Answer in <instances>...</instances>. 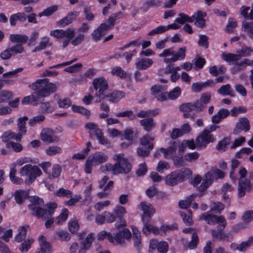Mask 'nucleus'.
<instances>
[{
	"mask_svg": "<svg viewBox=\"0 0 253 253\" xmlns=\"http://www.w3.org/2000/svg\"><path fill=\"white\" fill-rule=\"evenodd\" d=\"M29 87L35 91L41 97H46L57 90L55 84L50 83L47 79H39L29 85Z\"/></svg>",
	"mask_w": 253,
	"mask_h": 253,
	"instance_id": "nucleus-1",
	"label": "nucleus"
},
{
	"mask_svg": "<svg viewBox=\"0 0 253 253\" xmlns=\"http://www.w3.org/2000/svg\"><path fill=\"white\" fill-rule=\"evenodd\" d=\"M126 212V209L121 206H117L113 209V212L105 211L104 214L106 216V222L107 223H112L118 219L115 223V226L117 228L126 226V221L123 218L124 215Z\"/></svg>",
	"mask_w": 253,
	"mask_h": 253,
	"instance_id": "nucleus-2",
	"label": "nucleus"
},
{
	"mask_svg": "<svg viewBox=\"0 0 253 253\" xmlns=\"http://www.w3.org/2000/svg\"><path fill=\"white\" fill-rule=\"evenodd\" d=\"M19 173L22 176H27L25 182L26 184L30 185L42 174V171L37 166L27 164L21 168Z\"/></svg>",
	"mask_w": 253,
	"mask_h": 253,
	"instance_id": "nucleus-3",
	"label": "nucleus"
},
{
	"mask_svg": "<svg viewBox=\"0 0 253 253\" xmlns=\"http://www.w3.org/2000/svg\"><path fill=\"white\" fill-rule=\"evenodd\" d=\"M113 159L115 161V167L116 173L127 174L132 169L131 163L129 162L127 158H126L123 153L115 154L113 156Z\"/></svg>",
	"mask_w": 253,
	"mask_h": 253,
	"instance_id": "nucleus-4",
	"label": "nucleus"
},
{
	"mask_svg": "<svg viewBox=\"0 0 253 253\" xmlns=\"http://www.w3.org/2000/svg\"><path fill=\"white\" fill-rule=\"evenodd\" d=\"M108 160V156L102 152H96L90 155L87 158L85 164V171L91 173L92 167L104 163Z\"/></svg>",
	"mask_w": 253,
	"mask_h": 253,
	"instance_id": "nucleus-5",
	"label": "nucleus"
},
{
	"mask_svg": "<svg viewBox=\"0 0 253 253\" xmlns=\"http://www.w3.org/2000/svg\"><path fill=\"white\" fill-rule=\"evenodd\" d=\"M186 47L179 48L177 51L175 53L172 48L164 49L163 51L159 54L160 57H167L171 55L170 58H165L163 61L166 63H170L176 62L177 60H181L185 58Z\"/></svg>",
	"mask_w": 253,
	"mask_h": 253,
	"instance_id": "nucleus-6",
	"label": "nucleus"
},
{
	"mask_svg": "<svg viewBox=\"0 0 253 253\" xmlns=\"http://www.w3.org/2000/svg\"><path fill=\"white\" fill-rule=\"evenodd\" d=\"M30 202L31 203L29 205V208L31 214L38 218L43 217L45 211V209L42 208L44 205L42 199L35 196L30 198Z\"/></svg>",
	"mask_w": 253,
	"mask_h": 253,
	"instance_id": "nucleus-7",
	"label": "nucleus"
},
{
	"mask_svg": "<svg viewBox=\"0 0 253 253\" xmlns=\"http://www.w3.org/2000/svg\"><path fill=\"white\" fill-rule=\"evenodd\" d=\"M213 135L210 133V131L205 129L202 131L195 140L197 147L202 149L207 147L208 144L215 141Z\"/></svg>",
	"mask_w": 253,
	"mask_h": 253,
	"instance_id": "nucleus-8",
	"label": "nucleus"
},
{
	"mask_svg": "<svg viewBox=\"0 0 253 253\" xmlns=\"http://www.w3.org/2000/svg\"><path fill=\"white\" fill-rule=\"evenodd\" d=\"M29 162V161L28 160V159L27 158H21L18 159L14 164H13L10 165L9 178L12 183L19 185L22 184L23 182V180L22 178L15 176V174L17 171L15 167L17 166H21L24 164L25 163Z\"/></svg>",
	"mask_w": 253,
	"mask_h": 253,
	"instance_id": "nucleus-9",
	"label": "nucleus"
},
{
	"mask_svg": "<svg viewBox=\"0 0 253 253\" xmlns=\"http://www.w3.org/2000/svg\"><path fill=\"white\" fill-rule=\"evenodd\" d=\"M227 223L225 226H222V224H219L216 229L211 230V233L213 239H217L223 241L230 242L233 238L232 235L230 233H225L223 232Z\"/></svg>",
	"mask_w": 253,
	"mask_h": 253,
	"instance_id": "nucleus-10",
	"label": "nucleus"
},
{
	"mask_svg": "<svg viewBox=\"0 0 253 253\" xmlns=\"http://www.w3.org/2000/svg\"><path fill=\"white\" fill-rule=\"evenodd\" d=\"M200 220H205L208 224L214 225L216 223L222 224V226H224L226 224V221L223 216H218L210 214L208 212L202 213L200 217Z\"/></svg>",
	"mask_w": 253,
	"mask_h": 253,
	"instance_id": "nucleus-11",
	"label": "nucleus"
},
{
	"mask_svg": "<svg viewBox=\"0 0 253 253\" xmlns=\"http://www.w3.org/2000/svg\"><path fill=\"white\" fill-rule=\"evenodd\" d=\"M41 139L46 144L57 142L59 138L57 136L54 131L50 128H44L41 133Z\"/></svg>",
	"mask_w": 253,
	"mask_h": 253,
	"instance_id": "nucleus-12",
	"label": "nucleus"
},
{
	"mask_svg": "<svg viewBox=\"0 0 253 253\" xmlns=\"http://www.w3.org/2000/svg\"><path fill=\"white\" fill-rule=\"evenodd\" d=\"M151 220V218L149 217L147 218L144 216L142 218L141 220L143 224L142 228V232L146 235H149L151 232L155 235L160 234V229L152 225Z\"/></svg>",
	"mask_w": 253,
	"mask_h": 253,
	"instance_id": "nucleus-13",
	"label": "nucleus"
},
{
	"mask_svg": "<svg viewBox=\"0 0 253 253\" xmlns=\"http://www.w3.org/2000/svg\"><path fill=\"white\" fill-rule=\"evenodd\" d=\"M50 35L57 39L63 38H73L75 35V31L73 29L68 28L66 30H55L51 31Z\"/></svg>",
	"mask_w": 253,
	"mask_h": 253,
	"instance_id": "nucleus-14",
	"label": "nucleus"
},
{
	"mask_svg": "<svg viewBox=\"0 0 253 253\" xmlns=\"http://www.w3.org/2000/svg\"><path fill=\"white\" fill-rule=\"evenodd\" d=\"M252 190V186L250 180L240 179L238 187V196L242 197L245 196L246 192H250Z\"/></svg>",
	"mask_w": 253,
	"mask_h": 253,
	"instance_id": "nucleus-15",
	"label": "nucleus"
},
{
	"mask_svg": "<svg viewBox=\"0 0 253 253\" xmlns=\"http://www.w3.org/2000/svg\"><path fill=\"white\" fill-rule=\"evenodd\" d=\"M92 85L94 89L98 90L100 94H103L108 88V82L102 77L94 79L92 82Z\"/></svg>",
	"mask_w": 253,
	"mask_h": 253,
	"instance_id": "nucleus-16",
	"label": "nucleus"
},
{
	"mask_svg": "<svg viewBox=\"0 0 253 253\" xmlns=\"http://www.w3.org/2000/svg\"><path fill=\"white\" fill-rule=\"evenodd\" d=\"M250 129V122L248 119L246 117L240 118L239 122L237 124L236 127L234 129L233 133L238 135L242 130L247 132Z\"/></svg>",
	"mask_w": 253,
	"mask_h": 253,
	"instance_id": "nucleus-17",
	"label": "nucleus"
},
{
	"mask_svg": "<svg viewBox=\"0 0 253 253\" xmlns=\"http://www.w3.org/2000/svg\"><path fill=\"white\" fill-rule=\"evenodd\" d=\"M40 248L38 249L37 253H51V247L46 241V238L43 235L40 236L38 239Z\"/></svg>",
	"mask_w": 253,
	"mask_h": 253,
	"instance_id": "nucleus-18",
	"label": "nucleus"
},
{
	"mask_svg": "<svg viewBox=\"0 0 253 253\" xmlns=\"http://www.w3.org/2000/svg\"><path fill=\"white\" fill-rule=\"evenodd\" d=\"M110 30L107 27V23H102L96 30L92 33L93 40L96 42L100 40L102 37L106 34V32Z\"/></svg>",
	"mask_w": 253,
	"mask_h": 253,
	"instance_id": "nucleus-19",
	"label": "nucleus"
},
{
	"mask_svg": "<svg viewBox=\"0 0 253 253\" xmlns=\"http://www.w3.org/2000/svg\"><path fill=\"white\" fill-rule=\"evenodd\" d=\"M139 209H141L143 213L141 216V218L144 216L145 217L151 218L152 215L155 213V210L151 204L147 203L145 202H141L138 205Z\"/></svg>",
	"mask_w": 253,
	"mask_h": 253,
	"instance_id": "nucleus-20",
	"label": "nucleus"
},
{
	"mask_svg": "<svg viewBox=\"0 0 253 253\" xmlns=\"http://www.w3.org/2000/svg\"><path fill=\"white\" fill-rule=\"evenodd\" d=\"M79 12L77 11H73L69 12L66 16L62 18L59 21H57L56 24L62 27H65L72 23V22L75 20L76 18L79 16Z\"/></svg>",
	"mask_w": 253,
	"mask_h": 253,
	"instance_id": "nucleus-21",
	"label": "nucleus"
},
{
	"mask_svg": "<svg viewBox=\"0 0 253 253\" xmlns=\"http://www.w3.org/2000/svg\"><path fill=\"white\" fill-rule=\"evenodd\" d=\"M211 95L209 93H204L202 94L200 99L196 100V102L198 107V111L203 112L206 108L207 105L210 102Z\"/></svg>",
	"mask_w": 253,
	"mask_h": 253,
	"instance_id": "nucleus-22",
	"label": "nucleus"
},
{
	"mask_svg": "<svg viewBox=\"0 0 253 253\" xmlns=\"http://www.w3.org/2000/svg\"><path fill=\"white\" fill-rule=\"evenodd\" d=\"M131 233L126 228H124L122 231L117 233L114 238V241H115L117 244L122 245L124 243V239H128L131 237Z\"/></svg>",
	"mask_w": 253,
	"mask_h": 253,
	"instance_id": "nucleus-23",
	"label": "nucleus"
},
{
	"mask_svg": "<svg viewBox=\"0 0 253 253\" xmlns=\"http://www.w3.org/2000/svg\"><path fill=\"white\" fill-rule=\"evenodd\" d=\"M165 182L167 185L172 186L181 181L180 179L179 176H178V173L176 171H174L171 172L166 176Z\"/></svg>",
	"mask_w": 253,
	"mask_h": 253,
	"instance_id": "nucleus-24",
	"label": "nucleus"
},
{
	"mask_svg": "<svg viewBox=\"0 0 253 253\" xmlns=\"http://www.w3.org/2000/svg\"><path fill=\"white\" fill-rule=\"evenodd\" d=\"M198 107L196 101L194 102H186L181 104L179 107V110L182 112H190L192 111H196L199 113L198 111Z\"/></svg>",
	"mask_w": 253,
	"mask_h": 253,
	"instance_id": "nucleus-25",
	"label": "nucleus"
},
{
	"mask_svg": "<svg viewBox=\"0 0 253 253\" xmlns=\"http://www.w3.org/2000/svg\"><path fill=\"white\" fill-rule=\"evenodd\" d=\"M1 138L3 142L7 143L12 142L10 141L11 139H15L16 141H20L22 138L21 136H19L18 133L11 131L3 132Z\"/></svg>",
	"mask_w": 253,
	"mask_h": 253,
	"instance_id": "nucleus-26",
	"label": "nucleus"
},
{
	"mask_svg": "<svg viewBox=\"0 0 253 253\" xmlns=\"http://www.w3.org/2000/svg\"><path fill=\"white\" fill-rule=\"evenodd\" d=\"M230 114L229 110L225 109H220L217 113L212 116L211 120L213 124H218L221 120L228 116Z\"/></svg>",
	"mask_w": 253,
	"mask_h": 253,
	"instance_id": "nucleus-27",
	"label": "nucleus"
},
{
	"mask_svg": "<svg viewBox=\"0 0 253 253\" xmlns=\"http://www.w3.org/2000/svg\"><path fill=\"white\" fill-rule=\"evenodd\" d=\"M9 40L13 43H17L16 45L22 46L27 42L29 38L25 35L12 34L9 37Z\"/></svg>",
	"mask_w": 253,
	"mask_h": 253,
	"instance_id": "nucleus-28",
	"label": "nucleus"
},
{
	"mask_svg": "<svg viewBox=\"0 0 253 253\" xmlns=\"http://www.w3.org/2000/svg\"><path fill=\"white\" fill-rule=\"evenodd\" d=\"M28 120V117L24 116L23 117H20L18 119L17 127L18 128L19 136H22L25 135L27 131V128L26 127V123Z\"/></svg>",
	"mask_w": 253,
	"mask_h": 253,
	"instance_id": "nucleus-29",
	"label": "nucleus"
},
{
	"mask_svg": "<svg viewBox=\"0 0 253 253\" xmlns=\"http://www.w3.org/2000/svg\"><path fill=\"white\" fill-rule=\"evenodd\" d=\"M124 17V15L122 11H119L112 14L107 19L108 24H107V27L109 30L113 29L114 27L116 21Z\"/></svg>",
	"mask_w": 253,
	"mask_h": 253,
	"instance_id": "nucleus-30",
	"label": "nucleus"
},
{
	"mask_svg": "<svg viewBox=\"0 0 253 253\" xmlns=\"http://www.w3.org/2000/svg\"><path fill=\"white\" fill-rule=\"evenodd\" d=\"M93 236L92 233H89L86 236V238L82 241V247L79 250L78 253H84L91 246L93 241Z\"/></svg>",
	"mask_w": 253,
	"mask_h": 253,
	"instance_id": "nucleus-31",
	"label": "nucleus"
},
{
	"mask_svg": "<svg viewBox=\"0 0 253 253\" xmlns=\"http://www.w3.org/2000/svg\"><path fill=\"white\" fill-rule=\"evenodd\" d=\"M211 179V173H206L204 176L201 184L198 187L200 192L205 191L212 183Z\"/></svg>",
	"mask_w": 253,
	"mask_h": 253,
	"instance_id": "nucleus-32",
	"label": "nucleus"
},
{
	"mask_svg": "<svg viewBox=\"0 0 253 253\" xmlns=\"http://www.w3.org/2000/svg\"><path fill=\"white\" fill-rule=\"evenodd\" d=\"M170 145L168 148H161L160 151L164 155V157L166 158L168 157L172 158L173 155L176 152V145L175 141H171L169 142Z\"/></svg>",
	"mask_w": 253,
	"mask_h": 253,
	"instance_id": "nucleus-33",
	"label": "nucleus"
},
{
	"mask_svg": "<svg viewBox=\"0 0 253 253\" xmlns=\"http://www.w3.org/2000/svg\"><path fill=\"white\" fill-rule=\"evenodd\" d=\"M140 125L147 132H150L155 127V123L152 118L148 117L140 121Z\"/></svg>",
	"mask_w": 253,
	"mask_h": 253,
	"instance_id": "nucleus-34",
	"label": "nucleus"
},
{
	"mask_svg": "<svg viewBox=\"0 0 253 253\" xmlns=\"http://www.w3.org/2000/svg\"><path fill=\"white\" fill-rule=\"evenodd\" d=\"M27 19V15L24 12H18L12 14L9 18L10 25L14 26L16 25V21L19 20L20 22H24Z\"/></svg>",
	"mask_w": 253,
	"mask_h": 253,
	"instance_id": "nucleus-35",
	"label": "nucleus"
},
{
	"mask_svg": "<svg viewBox=\"0 0 253 253\" xmlns=\"http://www.w3.org/2000/svg\"><path fill=\"white\" fill-rule=\"evenodd\" d=\"M41 98L39 95L35 94H31L30 95L25 96L22 100L23 104H33L37 105L39 104L40 98Z\"/></svg>",
	"mask_w": 253,
	"mask_h": 253,
	"instance_id": "nucleus-36",
	"label": "nucleus"
},
{
	"mask_svg": "<svg viewBox=\"0 0 253 253\" xmlns=\"http://www.w3.org/2000/svg\"><path fill=\"white\" fill-rule=\"evenodd\" d=\"M133 232V239L134 243V246L138 251V253H140L141 249V235L140 232L139 230L135 227H132Z\"/></svg>",
	"mask_w": 253,
	"mask_h": 253,
	"instance_id": "nucleus-37",
	"label": "nucleus"
},
{
	"mask_svg": "<svg viewBox=\"0 0 253 253\" xmlns=\"http://www.w3.org/2000/svg\"><path fill=\"white\" fill-rule=\"evenodd\" d=\"M124 96L125 93L121 91H114L110 94L105 95V97L109 101L114 103L118 102Z\"/></svg>",
	"mask_w": 253,
	"mask_h": 253,
	"instance_id": "nucleus-38",
	"label": "nucleus"
},
{
	"mask_svg": "<svg viewBox=\"0 0 253 253\" xmlns=\"http://www.w3.org/2000/svg\"><path fill=\"white\" fill-rule=\"evenodd\" d=\"M152 59L150 58H142L136 64V67L140 70H145L153 64Z\"/></svg>",
	"mask_w": 253,
	"mask_h": 253,
	"instance_id": "nucleus-39",
	"label": "nucleus"
},
{
	"mask_svg": "<svg viewBox=\"0 0 253 253\" xmlns=\"http://www.w3.org/2000/svg\"><path fill=\"white\" fill-rule=\"evenodd\" d=\"M217 92L223 96H235L231 86L229 84H226L221 86L217 90Z\"/></svg>",
	"mask_w": 253,
	"mask_h": 253,
	"instance_id": "nucleus-40",
	"label": "nucleus"
},
{
	"mask_svg": "<svg viewBox=\"0 0 253 253\" xmlns=\"http://www.w3.org/2000/svg\"><path fill=\"white\" fill-rule=\"evenodd\" d=\"M51 43L50 42L49 38L48 37H43L38 46H37L32 51L33 52L35 53L40 51L44 49L47 46H51Z\"/></svg>",
	"mask_w": 253,
	"mask_h": 253,
	"instance_id": "nucleus-41",
	"label": "nucleus"
},
{
	"mask_svg": "<svg viewBox=\"0 0 253 253\" xmlns=\"http://www.w3.org/2000/svg\"><path fill=\"white\" fill-rule=\"evenodd\" d=\"M154 136L149 134L144 135L140 138V145L142 146H146L147 147L149 148L150 144L154 145L152 142L154 141Z\"/></svg>",
	"mask_w": 253,
	"mask_h": 253,
	"instance_id": "nucleus-42",
	"label": "nucleus"
},
{
	"mask_svg": "<svg viewBox=\"0 0 253 253\" xmlns=\"http://www.w3.org/2000/svg\"><path fill=\"white\" fill-rule=\"evenodd\" d=\"M27 196L28 193L24 190H17L14 193L15 200L18 204H21Z\"/></svg>",
	"mask_w": 253,
	"mask_h": 253,
	"instance_id": "nucleus-43",
	"label": "nucleus"
},
{
	"mask_svg": "<svg viewBox=\"0 0 253 253\" xmlns=\"http://www.w3.org/2000/svg\"><path fill=\"white\" fill-rule=\"evenodd\" d=\"M222 59L226 62L238 61L242 58L240 53L233 54L231 53H223L222 54Z\"/></svg>",
	"mask_w": 253,
	"mask_h": 253,
	"instance_id": "nucleus-44",
	"label": "nucleus"
},
{
	"mask_svg": "<svg viewBox=\"0 0 253 253\" xmlns=\"http://www.w3.org/2000/svg\"><path fill=\"white\" fill-rule=\"evenodd\" d=\"M178 16L175 19V22L180 24H184L186 22L192 23L194 21V17H189L183 13H179Z\"/></svg>",
	"mask_w": 253,
	"mask_h": 253,
	"instance_id": "nucleus-45",
	"label": "nucleus"
},
{
	"mask_svg": "<svg viewBox=\"0 0 253 253\" xmlns=\"http://www.w3.org/2000/svg\"><path fill=\"white\" fill-rule=\"evenodd\" d=\"M242 30L248 33L251 38H253V22L243 21L242 24Z\"/></svg>",
	"mask_w": 253,
	"mask_h": 253,
	"instance_id": "nucleus-46",
	"label": "nucleus"
},
{
	"mask_svg": "<svg viewBox=\"0 0 253 253\" xmlns=\"http://www.w3.org/2000/svg\"><path fill=\"white\" fill-rule=\"evenodd\" d=\"M114 182L112 180L108 181L106 185L104 187L103 191L98 193L97 196L100 198L106 197L109 194L110 190L113 188Z\"/></svg>",
	"mask_w": 253,
	"mask_h": 253,
	"instance_id": "nucleus-47",
	"label": "nucleus"
},
{
	"mask_svg": "<svg viewBox=\"0 0 253 253\" xmlns=\"http://www.w3.org/2000/svg\"><path fill=\"white\" fill-rule=\"evenodd\" d=\"M154 148V145L150 144L149 147H139L137 148V154L141 157H145L149 155L150 150Z\"/></svg>",
	"mask_w": 253,
	"mask_h": 253,
	"instance_id": "nucleus-48",
	"label": "nucleus"
},
{
	"mask_svg": "<svg viewBox=\"0 0 253 253\" xmlns=\"http://www.w3.org/2000/svg\"><path fill=\"white\" fill-rule=\"evenodd\" d=\"M161 1L157 0H148L144 2L141 8L144 11H146L151 6L159 7L161 6Z\"/></svg>",
	"mask_w": 253,
	"mask_h": 253,
	"instance_id": "nucleus-49",
	"label": "nucleus"
},
{
	"mask_svg": "<svg viewBox=\"0 0 253 253\" xmlns=\"http://www.w3.org/2000/svg\"><path fill=\"white\" fill-rule=\"evenodd\" d=\"M94 134L97 137L99 142L102 145H107L109 144V141L104 137L102 130L97 128L94 131Z\"/></svg>",
	"mask_w": 253,
	"mask_h": 253,
	"instance_id": "nucleus-50",
	"label": "nucleus"
},
{
	"mask_svg": "<svg viewBox=\"0 0 253 253\" xmlns=\"http://www.w3.org/2000/svg\"><path fill=\"white\" fill-rule=\"evenodd\" d=\"M179 176L181 181H184L186 178H188L192 174V171L189 168H183L179 170H176Z\"/></svg>",
	"mask_w": 253,
	"mask_h": 253,
	"instance_id": "nucleus-51",
	"label": "nucleus"
},
{
	"mask_svg": "<svg viewBox=\"0 0 253 253\" xmlns=\"http://www.w3.org/2000/svg\"><path fill=\"white\" fill-rule=\"evenodd\" d=\"M179 213L182 218L183 221L185 224L190 225L192 223V211L191 210H188L187 212L183 211H179Z\"/></svg>",
	"mask_w": 253,
	"mask_h": 253,
	"instance_id": "nucleus-52",
	"label": "nucleus"
},
{
	"mask_svg": "<svg viewBox=\"0 0 253 253\" xmlns=\"http://www.w3.org/2000/svg\"><path fill=\"white\" fill-rule=\"evenodd\" d=\"M34 240L32 238H28L25 240L21 245L19 248L22 253H26L29 249L31 248L32 244L33 243Z\"/></svg>",
	"mask_w": 253,
	"mask_h": 253,
	"instance_id": "nucleus-53",
	"label": "nucleus"
},
{
	"mask_svg": "<svg viewBox=\"0 0 253 253\" xmlns=\"http://www.w3.org/2000/svg\"><path fill=\"white\" fill-rule=\"evenodd\" d=\"M115 116L117 117H127L130 120H133L136 118V115L134 114L132 110H126L117 113L115 114Z\"/></svg>",
	"mask_w": 253,
	"mask_h": 253,
	"instance_id": "nucleus-54",
	"label": "nucleus"
},
{
	"mask_svg": "<svg viewBox=\"0 0 253 253\" xmlns=\"http://www.w3.org/2000/svg\"><path fill=\"white\" fill-rule=\"evenodd\" d=\"M13 98V93L9 90H3L0 91V104L6 102Z\"/></svg>",
	"mask_w": 253,
	"mask_h": 253,
	"instance_id": "nucleus-55",
	"label": "nucleus"
},
{
	"mask_svg": "<svg viewBox=\"0 0 253 253\" xmlns=\"http://www.w3.org/2000/svg\"><path fill=\"white\" fill-rule=\"evenodd\" d=\"M181 93V88L179 86H176L169 92L168 97L170 100H175L180 95Z\"/></svg>",
	"mask_w": 253,
	"mask_h": 253,
	"instance_id": "nucleus-56",
	"label": "nucleus"
},
{
	"mask_svg": "<svg viewBox=\"0 0 253 253\" xmlns=\"http://www.w3.org/2000/svg\"><path fill=\"white\" fill-rule=\"evenodd\" d=\"M134 132V128H126L124 130V133L121 135V139L133 140Z\"/></svg>",
	"mask_w": 253,
	"mask_h": 253,
	"instance_id": "nucleus-57",
	"label": "nucleus"
},
{
	"mask_svg": "<svg viewBox=\"0 0 253 253\" xmlns=\"http://www.w3.org/2000/svg\"><path fill=\"white\" fill-rule=\"evenodd\" d=\"M100 170L103 173L107 171H110L113 174L116 175L115 167V164L112 165L110 163H107L104 165H102L100 168Z\"/></svg>",
	"mask_w": 253,
	"mask_h": 253,
	"instance_id": "nucleus-58",
	"label": "nucleus"
},
{
	"mask_svg": "<svg viewBox=\"0 0 253 253\" xmlns=\"http://www.w3.org/2000/svg\"><path fill=\"white\" fill-rule=\"evenodd\" d=\"M55 194L58 197H64L67 198H71L73 196L72 192L68 189L61 188L57 190Z\"/></svg>",
	"mask_w": 253,
	"mask_h": 253,
	"instance_id": "nucleus-59",
	"label": "nucleus"
},
{
	"mask_svg": "<svg viewBox=\"0 0 253 253\" xmlns=\"http://www.w3.org/2000/svg\"><path fill=\"white\" fill-rule=\"evenodd\" d=\"M200 156L199 153L197 152H194L192 153H186L184 156V161L192 163L193 161L197 160Z\"/></svg>",
	"mask_w": 253,
	"mask_h": 253,
	"instance_id": "nucleus-60",
	"label": "nucleus"
},
{
	"mask_svg": "<svg viewBox=\"0 0 253 253\" xmlns=\"http://www.w3.org/2000/svg\"><path fill=\"white\" fill-rule=\"evenodd\" d=\"M56 235L57 236L58 238L61 241L68 242L71 239L70 234L66 231H58L56 232Z\"/></svg>",
	"mask_w": 253,
	"mask_h": 253,
	"instance_id": "nucleus-61",
	"label": "nucleus"
},
{
	"mask_svg": "<svg viewBox=\"0 0 253 253\" xmlns=\"http://www.w3.org/2000/svg\"><path fill=\"white\" fill-rule=\"evenodd\" d=\"M192 62L195 65V68L198 70L203 68L204 64L206 63V60L204 58L197 55L193 59Z\"/></svg>",
	"mask_w": 253,
	"mask_h": 253,
	"instance_id": "nucleus-62",
	"label": "nucleus"
},
{
	"mask_svg": "<svg viewBox=\"0 0 253 253\" xmlns=\"http://www.w3.org/2000/svg\"><path fill=\"white\" fill-rule=\"evenodd\" d=\"M46 153L48 156H53L62 152L61 147L57 146H51L48 147L45 150Z\"/></svg>",
	"mask_w": 253,
	"mask_h": 253,
	"instance_id": "nucleus-63",
	"label": "nucleus"
},
{
	"mask_svg": "<svg viewBox=\"0 0 253 253\" xmlns=\"http://www.w3.org/2000/svg\"><path fill=\"white\" fill-rule=\"evenodd\" d=\"M27 228L25 226L20 227L18 234L15 236V240L17 242H20L25 239Z\"/></svg>",
	"mask_w": 253,
	"mask_h": 253,
	"instance_id": "nucleus-64",
	"label": "nucleus"
}]
</instances>
